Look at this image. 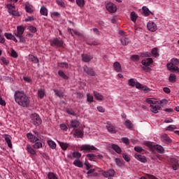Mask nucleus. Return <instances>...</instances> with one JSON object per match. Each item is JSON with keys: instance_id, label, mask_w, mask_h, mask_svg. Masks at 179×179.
<instances>
[{"instance_id": "nucleus-1", "label": "nucleus", "mask_w": 179, "mask_h": 179, "mask_svg": "<svg viewBox=\"0 0 179 179\" xmlns=\"http://www.w3.org/2000/svg\"><path fill=\"white\" fill-rule=\"evenodd\" d=\"M14 99L15 103L21 107H29V106H30V97L23 91H15Z\"/></svg>"}, {"instance_id": "nucleus-2", "label": "nucleus", "mask_w": 179, "mask_h": 179, "mask_svg": "<svg viewBox=\"0 0 179 179\" xmlns=\"http://www.w3.org/2000/svg\"><path fill=\"white\" fill-rule=\"evenodd\" d=\"M179 59L177 58H173L170 63L166 64L167 69L169 71H171L172 72H179Z\"/></svg>"}, {"instance_id": "nucleus-3", "label": "nucleus", "mask_w": 179, "mask_h": 179, "mask_svg": "<svg viewBox=\"0 0 179 179\" xmlns=\"http://www.w3.org/2000/svg\"><path fill=\"white\" fill-rule=\"evenodd\" d=\"M24 33V27L22 26L17 27V31L14 32L15 36L20 38V43H26V39L23 37V34Z\"/></svg>"}, {"instance_id": "nucleus-4", "label": "nucleus", "mask_w": 179, "mask_h": 179, "mask_svg": "<svg viewBox=\"0 0 179 179\" xmlns=\"http://www.w3.org/2000/svg\"><path fill=\"white\" fill-rule=\"evenodd\" d=\"M145 145L148 146V148H150L151 150H155L158 153H164V148L160 145H153L150 142H147Z\"/></svg>"}, {"instance_id": "nucleus-5", "label": "nucleus", "mask_w": 179, "mask_h": 179, "mask_svg": "<svg viewBox=\"0 0 179 179\" xmlns=\"http://www.w3.org/2000/svg\"><path fill=\"white\" fill-rule=\"evenodd\" d=\"M31 122L36 127H38V125L41 124L42 120L40 117V115L37 113H32L30 116Z\"/></svg>"}, {"instance_id": "nucleus-6", "label": "nucleus", "mask_w": 179, "mask_h": 179, "mask_svg": "<svg viewBox=\"0 0 179 179\" xmlns=\"http://www.w3.org/2000/svg\"><path fill=\"white\" fill-rule=\"evenodd\" d=\"M81 150H83V152H84V153H90L92 152H94V150H97V148L96 147H94V145H83L80 147Z\"/></svg>"}, {"instance_id": "nucleus-7", "label": "nucleus", "mask_w": 179, "mask_h": 179, "mask_svg": "<svg viewBox=\"0 0 179 179\" xmlns=\"http://www.w3.org/2000/svg\"><path fill=\"white\" fill-rule=\"evenodd\" d=\"M50 43L51 47H57L58 48L64 47V41L57 38L50 40Z\"/></svg>"}, {"instance_id": "nucleus-8", "label": "nucleus", "mask_w": 179, "mask_h": 179, "mask_svg": "<svg viewBox=\"0 0 179 179\" xmlns=\"http://www.w3.org/2000/svg\"><path fill=\"white\" fill-rule=\"evenodd\" d=\"M6 6L8 9V13L10 15H12L13 16H19V13L15 10V9H16L15 4H8Z\"/></svg>"}, {"instance_id": "nucleus-9", "label": "nucleus", "mask_w": 179, "mask_h": 179, "mask_svg": "<svg viewBox=\"0 0 179 179\" xmlns=\"http://www.w3.org/2000/svg\"><path fill=\"white\" fill-rule=\"evenodd\" d=\"M106 8L110 13H114V12L117 11V7L114 5V3L109 1L106 2Z\"/></svg>"}, {"instance_id": "nucleus-10", "label": "nucleus", "mask_w": 179, "mask_h": 179, "mask_svg": "<svg viewBox=\"0 0 179 179\" xmlns=\"http://www.w3.org/2000/svg\"><path fill=\"white\" fill-rule=\"evenodd\" d=\"M147 28L150 31L155 32L156 30H157V25L152 21H150L147 24Z\"/></svg>"}, {"instance_id": "nucleus-11", "label": "nucleus", "mask_w": 179, "mask_h": 179, "mask_svg": "<svg viewBox=\"0 0 179 179\" xmlns=\"http://www.w3.org/2000/svg\"><path fill=\"white\" fill-rule=\"evenodd\" d=\"M83 71L90 76H96V73L93 71V69L88 67L87 66H83Z\"/></svg>"}, {"instance_id": "nucleus-12", "label": "nucleus", "mask_w": 179, "mask_h": 179, "mask_svg": "<svg viewBox=\"0 0 179 179\" xmlns=\"http://www.w3.org/2000/svg\"><path fill=\"white\" fill-rule=\"evenodd\" d=\"M32 143H34L32 145L34 149H41V148H43V143L38 138H37Z\"/></svg>"}, {"instance_id": "nucleus-13", "label": "nucleus", "mask_w": 179, "mask_h": 179, "mask_svg": "<svg viewBox=\"0 0 179 179\" xmlns=\"http://www.w3.org/2000/svg\"><path fill=\"white\" fill-rule=\"evenodd\" d=\"M115 175V171H114V169H109L102 173V176H103V177H106V178H108V177H114Z\"/></svg>"}, {"instance_id": "nucleus-14", "label": "nucleus", "mask_w": 179, "mask_h": 179, "mask_svg": "<svg viewBox=\"0 0 179 179\" xmlns=\"http://www.w3.org/2000/svg\"><path fill=\"white\" fill-rule=\"evenodd\" d=\"M80 122L77 120H72L70 122V124L69 125V128L71 129L72 128L73 129H76L80 125Z\"/></svg>"}, {"instance_id": "nucleus-15", "label": "nucleus", "mask_w": 179, "mask_h": 179, "mask_svg": "<svg viewBox=\"0 0 179 179\" xmlns=\"http://www.w3.org/2000/svg\"><path fill=\"white\" fill-rule=\"evenodd\" d=\"M141 64L144 66H150L151 64H153V59L152 58L144 59L142 60Z\"/></svg>"}, {"instance_id": "nucleus-16", "label": "nucleus", "mask_w": 179, "mask_h": 179, "mask_svg": "<svg viewBox=\"0 0 179 179\" xmlns=\"http://www.w3.org/2000/svg\"><path fill=\"white\" fill-rule=\"evenodd\" d=\"M134 157H135V159H136L137 160H138V162H141V163H146V162H147L146 157H145L144 155H141L139 154H135Z\"/></svg>"}, {"instance_id": "nucleus-17", "label": "nucleus", "mask_w": 179, "mask_h": 179, "mask_svg": "<svg viewBox=\"0 0 179 179\" xmlns=\"http://www.w3.org/2000/svg\"><path fill=\"white\" fill-rule=\"evenodd\" d=\"M26 149L27 150V152L29 153V155H31V157L36 156V150H34L33 147H31L30 145H27Z\"/></svg>"}, {"instance_id": "nucleus-18", "label": "nucleus", "mask_w": 179, "mask_h": 179, "mask_svg": "<svg viewBox=\"0 0 179 179\" xmlns=\"http://www.w3.org/2000/svg\"><path fill=\"white\" fill-rule=\"evenodd\" d=\"M94 97H95L96 100H98V101H103L104 99V96L97 91H94Z\"/></svg>"}, {"instance_id": "nucleus-19", "label": "nucleus", "mask_w": 179, "mask_h": 179, "mask_svg": "<svg viewBox=\"0 0 179 179\" xmlns=\"http://www.w3.org/2000/svg\"><path fill=\"white\" fill-rule=\"evenodd\" d=\"M113 69L116 72H122V68L121 67V64L118 62H115L113 64Z\"/></svg>"}, {"instance_id": "nucleus-20", "label": "nucleus", "mask_w": 179, "mask_h": 179, "mask_svg": "<svg viewBox=\"0 0 179 179\" xmlns=\"http://www.w3.org/2000/svg\"><path fill=\"white\" fill-rule=\"evenodd\" d=\"M106 128L108 131V132H110V134H115V127L111 124V122H108Z\"/></svg>"}, {"instance_id": "nucleus-21", "label": "nucleus", "mask_w": 179, "mask_h": 179, "mask_svg": "<svg viewBox=\"0 0 179 179\" xmlns=\"http://www.w3.org/2000/svg\"><path fill=\"white\" fill-rule=\"evenodd\" d=\"M120 41L122 44V45H128V44H129V38L128 37V36H124L121 38Z\"/></svg>"}, {"instance_id": "nucleus-22", "label": "nucleus", "mask_w": 179, "mask_h": 179, "mask_svg": "<svg viewBox=\"0 0 179 179\" xmlns=\"http://www.w3.org/2000/svg\"><path fill=\"white\" fill-rule=\"evenodd\" d=\"M93 57L87 54L82 55V59L84 62H90Z\"/></svg>"}, {"instance_id": "nucleus-23", "label": "nucleus", "mask_w": 179, "mask_h": 179, "mask_svg": "<svg viewBox=\"0 0 179 179\" xmlns=\"http://www.w3.org/2000/svg\"><path fill=\"white\" fill-rule=\"evenodd\" d=\"M150 107H151V111L155 114H157V113H159V110H162V107H160L159 106L150 105Z\"/></svg>"}, {"instance_id": "nucleus-24", "label": "nucleus", "mask_w": 179, "mask_h": 179, "mask_svg": "<svg viewBox=\"0 0 179 179\" xmlns=\"http://www.w3.org/2000/svg\"><path fill=\"white\" fill-rule=\"evenodd\" d=\"M142 10L145 16H150V15H153V13L149 10V8L146 6H143Z\"/></svg>"}, {"instance_id": "nucleus-25", "label": "nucleus", "mask_w": 179, "mask_h": 179, "mask_svg": "<svg viewBox=\"0 0 179 179\" xmlns=\"http://www.w3.org/2000/svg\"><path fill=\"white\" fill-rule=\"evenodd\" d=\"M57 66L62 69H68V68H69V64H68L67 62H59L57 63Z\"/></svg>"}, {"instance_id": "nucleus-26", "label": "nucleus", "mask_w": 179, "mask_h": 179, "mask_svg": "<svg viewBox=\"0 0 179 179\" xmlns=\"http://www.w3.org/2000/svg\"><path fill=\"white\" fill-rule=\"evenodd\" d=\"M57 143H59V146L62 148L63 150H66L68 148H69V144L67 143L57 141Z\"/></svg>"}, {"instance_id": "nucleus-27", "label": "nucleus", "mask_w": 179, "mask_h": 179, "mask_svg": "<svg viewBox=\"0 0 179 179\" xmlns=\"http://www.w3.org/2000/svg\"><path fill=\"white\" fill-rule=\"evenodd\" d=\"M172 169L173 170H178V166H179V164H178V161H177L176 159H172Z\"/></svg>"}, {"instance_id": "nucleus-28", "label": "nucleus", "mask_w": 179, "mask_h": 179, "mask_svg": "<svg viewBox=\"0 0 179 179\" xmlns=\"http://www.w3.org/2000/svg\"><path fill=\"white\" fill-rule=\"evenodd\" d=\"M12 138L10 136H5V141L8 146V148H10V149H12Z\"/></svg>"}, {"instance_id": "nucleus-29", "label": "nucleus", "mask_w": 179, "mask_h": 179, "mask_svg": "<svg viewBox=\"0 0 179 179\" xmlns=\"http://www.w3.org/2000/svg\"><path fill=\"white\" fill-rule=\"evenodd\" d=\"M87 157L91 162H96L97 160V155L94 154H87Z\"/></svg>"}, {"instance_id": "nucleus-30", "label": "nucleus", "mask_w": 179, "mask_h": 179, "mask_svg": "<svg viewBox=\"0 0 179 179\" xmlns=\"http://www.w3.org/2000/svg\"><path fill=\"white\" fill-rule=\"evenodd\" d=\"M53 92H55V94L57 96V97H60L62 98L64 97V92L62 90H57V89H54Z\"/></svg>"}, {"instance_id": "nucleus-31", "label": "nucleus", "mask_w": 179, "mask_h": 179, "mask_svg": "<svg viewBox=\"0 0 179 179\" xmlns=\"http://www.w3.org/2000/svg\"><path fill=\"white\" fill-rule=\"evenodd\" d=\"M41 15L43 16H48V10L45 6H42L40 10Z\"/></svg>"}, {"instance_id": "nucleus-32", "label": "nucleus", "mask_w": 179, "mask_h": 179, "mask_svg": "<svg viewBox=\"0 0 179 179\" xmlns=\"http://www.w3.org/2000/svg\"><path fill=\"white\" fill-rule=\"evenodd\" d=\"M44 96H45V90L43 89H39L38 90V97L40 99H44Z\"/></svg>"}, {"instance_id": "nucleus-33", "label": "nucleus", "mask_w": 179, "mask_h": 179, "mask_svg": "<svg viewBox=\"0 0 179 179\" xmlns=\"http://www.w3.org/2000/svg\"><path fill=\"white\" fill-rule=\"evenodd\" d=\"M27 136L29 139V141H30V142H31L32 143L35 141V140L37 138V137L34 135H33L31 133H28L27 134Z\"/></svg>"}, {"instance_id": "nucleus-34", "label": "nucleus", "mask_w": 179, "mask_h": 179, "mask_svg": "<svg viewBox=\"0 0 179 179\" xmlns=\"http://www.w3.org/2000/svg\"><path fill=\"white\" fill-rule=\"evenodd\" d=\"M73 164V166H76V167H79V168L83 167V164L81 162L80 159H75Z\"/></svg>"}, {"instance_id": "nucleus-35", "label": "nucleus", "mask_w": 179, "mask_h": 179, "mask_svg": "<svg viewBox=\"0 0 179 179\" xmlns=\"http://www.w3.org/2000/svg\"><path fill=\"white\" fill-rule=\"evenodd\" d=\"M111 148L112 149H113V150L116 152V153H118L119 155L122 152L121 148H120V146H118L117 145L112 144Z\"/></svg>"}, {"instance_id": "nucleus-36", "label": "nucleus", "mask_w": 179, "mask_h": 179, "mask_svg": "<svg viewBox=\"0 0 179 179\" xmlns=\"http://www.w3.org/2000/svg\"><path fill=\"white\" fill-rule=\"evenodd\" d=\"M73 159H80L82 157V154L79 152H73L72 153Z\"/></svg>"}, {"instance_id": "nucleus-37", "label": "nucleus", "mask_w": 179, "mask_h": 179, "mask_svg": "<svg viewBox=\"0 0 179 179\" xmlns=\"http://www.w3.org/2000/svg\"><path fill=\"white\" fill-rule=\"evenodd\" d=\"M48 179H58V176H57V173H55L54 172H49L48 173Z\"/></svg>"}, {"instance_id": "nucleus-38", "label": "nucleus", "mask_w": 179, "mask_h": 179, "mask_svg": "<svg viewBox=\"0 0 179 179\" xmlns=\"http://www.w3.org/2000/svg\"><path fill=\"white\" fill-rule=\"evenodd\" d=\"M130 17L132 22L135 23V22H136V19H138V14H136V13L134 11H132L130 14Z\"/></svg>"}, {"instance_id": "nucleus-39", "label": "nucleus", "mask_w": 179, "mask_h": 179, "mask_svg": "<svg viewBox=\"0 0 179 179\" xmlns=\"http://www.w3.org/2000/svg\"><path fill=\"white\" fill-rule=\"evenodd\" d=\"M58 75L60 76V78H62L63 79H65V80H68L69 77L68 76L65 75V73L62 70H59L58 71Z\"/></svg>"}, {"instance_id": "nucleus-40", "label": "nucleus", "mask_w": 179, "mask_h": 179, "mask_svg": "<svg viewBox=\"0 0 179 179\" xmlns=\"http://www.w3.org/2000/svg\"><path fill=\"white\" fill-rule=\"evenodd\" d=\"M48 145L51 148V149H55L57 148V143H55L52 140L48 141Z\"/></svg>"}, {"instance_id": "nucleus-41", "label": "nucleus", "mask_w": 179, "mask_h": 179, "mask_svg": "<svg viewBox=\"0 0 179 179\" xmlns=\"http://www.w3.org/2000/svg\"><path fill=\"white\" fill-rule=\"evenodd\" d=\"M29 61L33 62V64H38V58L36 57L34 55H29Z\"/></svg>"}, {"instance_id": "nucleus-42", "label": "nucleus", "mask_w": 179, "mask_h": 179, "mask_svg": "<svg viewBox=\"0 0 179 179\" xmlns=\"http://www.w3.org/2000/svg\"><path fill=\"white\" fill-rule=\"evenodd\" d=\"M169 82L174 83L177 80V76L175 74L171 73L169 78Z\"/></svg>"}, {"instance_id": "nucleus-43", "label": "nucleus", "mask_w": 179, "mask_h": 179, "mask_svg": "<svg viewBox=\"0 0 179 179\" xmlns=\"http://www.w3.org/2000/svg\"><path fill=\"white\" fill-rule=\"evenodd\" d=\"M74 134H75V135L78 136V138H82L83 136V133L82 132V130H80V129H75Z\"/></svg>"}, {"instance_id": "nucleus-44", "label": "nucleus", "mask_w": 179, "mask_h": 179, "mask_svg": "<svg viewBox=\"0 0 179 179\" xmlns=\"http://www.w3.org/2000/svg\"><path fill=\"white\" fill-rule=\"evenodd\" d=\"M32 6L29 4L25 5V10L27 13H33V9L31 8Z\"/></svg>"}, {"instance_id": "nucleus-45", "label": "nucleus", "mask_w": 179, "mask_h": 179, "mask_svg": "<svg viewBox=\"0 0 179 179\" xmlns=\"http://www.w3.org/2000/svg\"><path fill=\"white\" fill-rule=\"evenodd\" d=\"M56 3L59 6H61V8H66L65 2H64L62 0H56Z\"/></svg>"}, {"instance_id": "nucleus-46", "label": "nucleus", "mask_w": 179, "mask_h": 179, "mask_svg": "<svg viewBox=\"0 0 179 179\" xmlns=\"http://www.w3.org/2000/svg\"><path fill=\"white\" fill-rule=\"evenodd\" d=\"M136 81H135V79L131 78L129 80V86H131V87H135L136 85Z\"/></svg>"}, {"instance_id": "nucleus-47", "label": "nucleus", "mask_w": 179, "mask_h": 179, "mask_svg": "<svg viewBox=\"0 0 179 179\" xmlns=\"http://www.w3.org/2000/svg\"><path fill=\"white\" fill-rule=\"evenodd\" d=\"M76 2L80 8H83V6H85V0H76Z\"/></svg>"}, {"instance_id": "nucleus-48", "label": "nucleus", "mask_w": 179, "mask_h": 179, "mask_svg": "<svg viewBox=\"0 0 179 179\" xmlns=\"http://www.w3.org/2000/svg\"><path fill=\"white\" fill-rule=\"evenodd\" d=\"M87 103H93V95L90 93L87 94Z\"/></svg>"}, {"instance_id": "nucleus-49", "label": "nucleus", "mask_w": 179, "mask_h": 179, "mask_svg": "<svg viewBox=\"0 0 179 179\" xmlns=\"http://www.w3.org/2000/svg\"><path fill=\"white\" fill-rule=\"evenodd\" d=\"M1 65H9V60L6 59L5 57H1Z\"/></svg>"}, {"instance_id": "nucleus-50", "label": "nucleus", "mask_w": 179, "mask_h": 179, "mask_svg": "<svg viewBox=\"0 0 179 179\" xmlns=\"http://www.w3.org/2000/svg\"><path fill=\"white\" fill-rule=\"evenodd\" d=\"M159 104L162 107H166V106L169 104V101H167V99H162L160 101Z\"/></svg>"}, {"instance_id": "nucleus-51", "label": "nucleus", "mask_w": 179, "mask_h": 179, "mask_svg": "<svg viewBox=\"0 0 179 179\" xmlns=\"http://www.w3.org/2000/svg\"><path fill=\"white\" fill-rule=\"evenodd\" d=\"M124 125L127 127V128H128L129 129H131L133 125L132 123L131 122V121L129 120H126L124 122Z\"/></svg>"}, {"instance_id": "nucleus-52", "label": "nucleus", "mask_w": 179, "mask_h": 179, "mask_svg": "<svg viewBox=\"0 0 179 179\" xmlns=\"http://www.w3.org/2000/svg\"><path fill=\"white\" fill-rule=\"evenodd\" d=\"M162 141H164L166 143H170V142H171V139L167 135H165L162 137Z\"/></svg>"}, {"instance_id": "nucleus-53", "label": "nucleus", "mask_w": 179, "mask_h": 179, "mask_svg": "<svg viewBox=\"0 0 179 179\" xmlns=\"http://www.w3.org/2000/svg\"><path fill=\"white\" fill-rule=\"evenodd\" d=\"M131 59L134 62H138V61H139V55H131Z\"/></svg>"}, {"instance_id": "nucleus-54", "label": "nucleus", "mask_w": 179, "mask_h": 179, "mask_svg": "<svg viewBox=\"0 0 179 179\" xmlns=\"http://www.w3.org/2000/svg\"><path fill=\"white\" fill-rule=\"evenodd\" d=\"M151 52H152L153 57H155V58L157 57H159V53H157V48H153Z\"/></svg>"}, {"instance_id": "nucleus-55", "label": "nucleus", "mask_w": 179, "mask_h": 179, "mask_svg": "<svg viewBox=\"0 0 179 179\" xmlns=\"http://www.w3.org/2000/svg\"><path fill=\"white\" fill-rule=\"evenodd\" d=\"M122 141L123 142V143H124L125 145H129V138H127V137H123L122 138Z\"/></svg>"}, {"instance_id": "nucleus-56", "label": "nucleus", "mask_w": 179, "mask_h": 179, "mask_svg": "<svg viewBox=\"0 0 179 179\" xmlns=\"http://www.w3.org/2000/svg\"><path fill=\"white\" fill-rule=\"evenodd\" d=\"M134 150L138 152H145V150H143L141 147L139 146L134 147Z\"/></svg>"}, {"instance_id": "nucleus-57", "label": "nucleus", "mask_w": 179, "mask_h": 179, "mask_svg": "<svg viewBox=\"0 0 179 179\" xmlns=\"http://www.w3.org/2000/svg\"><path fill=\"white\" fill-rule=\"evenodd\" d=\"M176 128L175 125L171 124L166 127V131H174Z\"/></svg>"}, {"instance_id": "nucleus-58", "label": "nucleus", "mask_w": 179, "mask_h": 179, "mask_svg": "<svg viewBox=\"0 0 179 179\" xmlns=\"http://www.w3.org/2000/svg\"><path fill=\"white\" fill-rule=\"evenodd\" d=\"M4 36H5L6 38H7V40H12V37H13V35H12V34H9V33H5Z\"/></svg>"}, {"instance_id": "nucleus-59", "label": "nucleus", "mask_w": 179, "mask_h": 179, "mask_svg": "<svg viewBox=\"0 0 179 179\" xmlns=\"http://www.w3.org/2000/svg\"><path fill=\"white\" fill-rule=\"evenodd\" d=\"M10 55L13 57V58H17V52H16V51H15L13 49L11 50Z\"/></svg>"}, {"instance_id": "nucleus-60", "label": "nucleus", "mask_w": 179, "mask_h": 179, "mask_svg": "<svg viewBox=\"0 0 179 179\" xmlns=\"http://www.w3.org/2000/svg\"><path fill=\"white\" fill-rule=\"evenodd\" d=\"M29 31H31V33H36V31H37V28H36L33 26H30L29 27Z\"/></svg>"}, {"instance_id": "nucleus-61", "label": "nucleus", "mask_w": 179, "mask_h": 179, "mask_svg": "<svg viewBox=\"0 0 179 179\" xmlns=\"http://www.w3.org/2000/svg\"><path fill=\"white\" fill-rule=\"evenodd\" d=\"M93 31V32L96 34V36H100L101 33L100 31H99V29L97 28H93L92 29H91V31Z\"/></svg>"}, {"instance_id": "nucleus-62", "label": "nucleus", "mask_w": 179, "mask_h": 179, "mask_svg": "<svg viewBox=\"0 0 179 179\" xmlns=\"http://www.w3.org/2000/svg\"><path fill=\"white\" fill-rule=\"evenodd\" d=\"M60 128L63 131H68V126L66 124H60Z\"/></svg>"}, {"instance_id": "nucleus-63", "label": "nucleus", "mask_w": 179, "mask_h": 179, "mask_svg": "<svg viewBox=\"0 0 179 179\" xmlns=\"http://www.w3.org/2000/svg\"><path fill=\"white\" fill-rule=\"evenodd\" d=\"M34 20V16L27 17L24 20L25 22H33Z\"/></svg>"}, {"instance_id": "nucleus-64", "label": "nucleus", "mask_w": 179, "mask_h": 179, "mask_svg": "<svg viewBox=\"0 0 179 179\" xmlns=\"http://www.w3.org/2000/svg\"><path fill=\"white\" fill-rule=\"evenodd\" d=\"M123 158L126 162H129L131 160V158H129V157L126 154H123Z\"/></svg>"}]
</instances>
